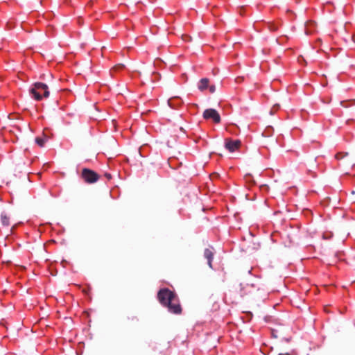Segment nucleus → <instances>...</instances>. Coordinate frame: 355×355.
Segmentation results:
<instances>
[{
	"instance_id": "nucleus-1",
	"label": "nucleus",
	"mask_w": 355,
	"mask_h": 355,
	"mask_svg": "<svg viewBox=\"0 0 355 355\" xmlns=\"http://www.w3.org/2000/svg\"><path fill=\"white\" fill-rule=\"evenodd\" d=\"M157 299L159 303L166 307L171 313L174 314L182 313L179 298L174 291L166 288H162L157 293Z\"/></svg>"
},
{
	"instance_id": "nucleus-2",
	"label": "nucleus",
	"mask_w": 355,
	"mask_h": 355,
	"mask_svg": "<svg viewBox=\"0 0 355 355\" xmlns=\"http://www.w3.org/2000/svg\"><path fill=\"white\" fill-rule=\"evenodd\" d=\"M31 93L33 98L36 101H41L44 98H48L49 96V91L48 86L42 83H35L32 89Z\"/></svg>"
},
{
	"instance_id": "nucleus-3",
	"label": "nucleus",
	"mask_w": 355,
	"mask_h": 355,
	"mask_svg": "<svg viewBox=\"0 0 355 355\" xmlns=\"http://www.w3.org/2000/svg\"><path fill=\"white\" fill-rule=\"evenodd\" d=\"M80 176L81 178L87 184H94L100 178V176L97 173L87 168H83Z\"/></svg>"
},
{
	"instance_id": "nucleus-4",
	"label": "nucleus",
	"mask_w": 355,
	"mask_h": 355,
	"mask_svg": "<svg viewBox=\"0 0 355 355\" xmlns=\"http://www.w3.org/2000/svg\"><path fill=\"white\" fill-rule=\"evenodd\" d=\"M241 145V141L239 139H232L231 138L225 139V148L230 153L239 150Z\"/></svg>"
},
{
	"instance_id": "nucleus-5",
	"label": "nucleus",
	"mask_w": 355,
	"mask_h": 355,
	"mask_svg": "<svg viewBox=\"0 0 355 355\" xmlns=\"http://www.w3.org/2000/svg\"><path fill=\"white\" fill-rule=\"evenodd\" d=\"M203 117L206 120L211 119L214 123L220 122V116L218 112L214 109H207L203 112Z\"/></svg>"
},
{
	"instance_id": "nucleus-6",
	"label": "nucleus",
	"mask_w": 355,
	"mask_h": 355,
	"mask_svg": "<svg viewBox=\"0 0 355 355\" xmlns=\"http://www.w3.org/2000/svg\"><path fill=\"white\" fill-rule=\"evenodd\" d=\"M198 89L203 92L207 89H209L211 93H214L215 92V86L209 85V80L207 78H202L198 83Z\"/></svg>"
},
{
	"instance_id": "nucleus-7",
	"label": "nucleus",
	"mask_w": 355,
	"mask_h": 355,
	"mask_svg": "<svg viewBox=\"0 0 355 355\" xmlns=\"http://www.w3.org/2000/svg\"><path fill=\"white\" fill-rule=\"evenodd\" d=\"M204 256L207 259L208 264L210 267H211V262L214 258V253L210 249H205L204 252Z\"/></svg>"
},
{
	"instance_id": "nucleus-8",
	"label": "nucleus",
	"mask_w": 355,
	"mask_h": 355,
	"mask_svg": "<svg viewBox=\"0 0 355 355\" xmlns=\"http://www.w3.org/2000/svg\"><path fill=\"white\" fill-rule=\"evenodd\" d=\"M76 286H77L78 288L81 289V291L82 293L85 295H89L90 294V292H91V287L88 284H85V285H76Z\"/></svg>"
},
{
	"instance_id": "nucleus-9",
	"label": "nucleus",
	"mask_w": 355,
	"mask_h": 355,
	"mask_svg": "<svg viewBox=\"0 0 355 355\" xmlns=\"http://www.w3.org/2000/svg\"><path fill=\"white\" fill-rule=\"evenodd\" d=\"M1 221L4 226L10 225V219L7 216H1Z\"/></svg>"
},
{
	"instance_id": "nucleus-10",
	"label": "nucleus",
	"mask_w": 355,
	"mask_h": 355,
	"mask_svg": "<svg viewBox=\"0 0 355 355\" xmlns=\"http://www.w3.org/2000/svg\"><path fill=\"white\" fill-rule=\"evenodd\" d=\"M35 142L37 143V144L40 146V147H42L44 146V143H45V140L42 138H40V137H37L35 139Z\"/></svg>"
},
{
	"instance_id": "nucleus-11",
	"label": "nucleus",
	"mask_w": 355,
	"mask_h": 355,
	"mask_svg": "<svg viewBox=\"0 0 355 355\" xmlns=\"http://www.w3.org/2000/svg\"><path fill=\"white\" fill-rule=\"evenodd\" d=\"M347 155V154L345 153L340 152V153H338L336 154L335 158L338 160H340V159L344 158Z\"/></svg>"
},
{
	"instance_id": "nucleus-12",
	"label": "nucleus",
	"mask_w": 355,
	"mask_h": 355,
	"mask_svg": "<svg viewBox=\"0 0 355 355\" xmlns=\"http://www.w3.org/2000/svg\"><path fill=\"white\" fill-rule=\"evenodd\" d=\"M271 335L273 338H277L278 337L277 331L275 329H270Z\"/></svg>"
},
{
	"instance_id": "nucleus-13",
	"label": "nucleus",
	"mask_w": 355,
	"mask_h": 355,
	"mask_svg": "<svg viewBox=\"0 0 355 355\" xmlns=\"http://www.w3.org/2000/svg\"><path fill=\"white\" fill-rule=\"evenodd\" d=\"M105 176L108 179L110 180L112 178V175L110 173H105Z\"/></svg>"
},
{
	"instance_id": "nucleus-14",
	"label": "nucleus",
	"mask_w": 355,
	"mask_h": 355,
	"mask_svg": "<svg viewBox=\"0 0 355 355\" xmlns=\"http://www.w3.org/2000/svg\"><path fill=\"white\" fill-rule=\"evenodd\" d=\"M279 355H291V354H281Z\"/></svg>"
}]
</instances>
